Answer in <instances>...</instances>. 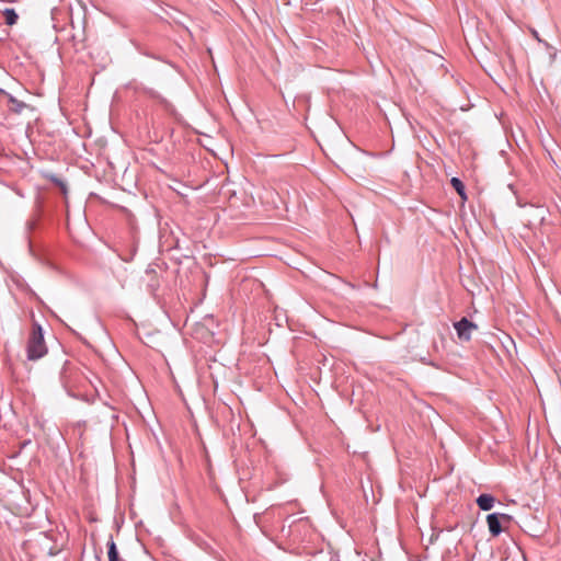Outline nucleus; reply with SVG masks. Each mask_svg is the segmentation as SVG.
Returning <instances> with one entry per match:
<instances>
[{"label": "nucleus", "instance_id": "1", "mask_svg": "<svg viewBox=\"0 0 561 561\" xmlns=\"http://www.w3.org/2000/svg\"><path fill=\"white\" fill-rule=\"evenodd\" d=\"M47 354L43 328L34 322L26 342V357L28 360H37Z\"/></svg>", "mask_w": 561, "mask_h": 561}, {"label": "nucleus", "instance_id": "11", "mask_svg": "<svg viewBox=\"0 0 561 561\" xmlns=\"http://www.w3.org/2000/svg\"><path fill=\"white\" fill-rule=\"evenodd\" d=\"M265 194H266V197H271L272 203L274 204V206H275V207H277V204H276V203H275V201H274V196H276L277 198H279L278 194H277V193H275V192H274V191H272V190H266Z\"/></svg>", "mask_w": 561, "mask_h": 561}, {"label": "nucleus", "instance_id": "14", "mask_svg": "<svg viewBox=\"0 0 561 561\" xmlns=\"http://www.w3.org/2000/svg\"><path fill=\"white\" fill-rule=\"evenodd\" d=\"M533 36L538 37V34L536 31H533Z\"/></svg>", "mask_w": 561, "mask_h": 561}, {"label": "nucleus", "instance_id": "8", "mask_svg": "<svg viewBox=\"0 0 561 561\" xmlns=\"http://www.w3.org/2000/svg\"><path fill=\"white\" fill-rule=\"evenodd\" d=\"M2 14L8 25H14L18 22L19 15L12 8H5L2 11Z\"/></svg>", "mask_w": 561, "mask_h": 561}, {"label": "nucleus", "instance_id": "13", "mask_svg": "<svg viewBox=\"0 0 561 561\" xmlns=\"http://www.w3.org/2000/svg\"><path fill=\"white\" fill-rule=\"evenodd\" d=\"M150 287L152 288V290H156V288L158 287V284H150Z\"/></svg>", "mask_w": 561, "mask_h": 561}, {"label": "nucleus", "instance_id": "6", "mask_svg": "<svg viewBox=\"0 0 561 561\" xmlns=\"http://www.w3.org/2000/svg\"><path fill=\"white\" fill-rule=\"evenodd\" d=\"M451 186L455 188V191L458 193L462 202H466L468 199L466 187L463 182L459 178H451L450 180Z\"/></svg>", "mask_w": 561, "mask_h": 561}, {"label": "nucleus", "instance_id": "4", "mask_svg": "<svg viewBox=\"0 0 561 561\" xmlns=\"http://www.w3.org/2000/svg\"><path fill=\"white\" fill-rule=\"evenodd\" d=\"M486 524L489 527V531L493 537L500 536V534L503 531L499 513L489 514L486 516Z\"/></svg>", "mask_w": 561, "mask_h": 561}, {"label": "nucleus", "instance_id": "3", "mask_svg": "<svg viewBox=\"0 0 561 561\" xmlns=\"http://www.w3.org/2000/svg\"><path fill=\"white\" fill-rule=\"evenodd\" d=\"M0 94L2 95V102H5V106L11 113L22 114L24 110H33L28 104L15 99L2 89H0Z\"/></svg>", "mask_w": 561, "mask_h": 561}, {"label": "nucleus", "instance_id": "7", "mask_svg": "<svg viewBox=\"0 0 561 561\" xmlns=\"http://www.w3.org/2000/svg\"><path fill=\"white\" fill-rule=\"evenodd\" d=\"M107 557H108V561H123L118 556L116 543L112 536L110 537V540L107 541Z\"/></svg>", "mask_w": 561, "mask_h": 561}, {"label": "nucleus", "instance_id": "12", "mask_svg": "<svg viewBox=\"0 0 561 561\" xmlns=\"http://www.w3.org/2000/svg\"><path fill=\"white\" fill-rule=\"evenodd\" d=\"M146 273H147V275H152V276L156 275V272L153 270H150V268L146 270Z\"/></svg>", "mask_w": 561, "mask_h": 561}, {"label": "nucleus", "instance_id": "10", "mask_svg": "<svg viewBox=\"0 0 561 561\" xmlns=\"http://www.w3.org/2000/svg\"><path fill=\"white\" fill-rule=\"evenodd\" d=\"M499 516H500L501 524H508L512 520L511 515H507L504 513H499Z\"/></svg>", "mask_w": 561, "mask_h": 561}, {"label": "nucleus", "instance_id": "2", "mask_svg": "<svg viewBox=\"0 0 561 561\" xmlns=\"http://www.w3.org/2000/svg\"><path fill=\"white\" fill-rule=\"evenodd\" d=\"M454 328L457 332L458 339L462 342H469L471 340L472 332L478 330V325L466 317L455 322Z\"/></svg>", "mask_w": 561, "mask_h": 561}, {"label": "nucleus", "instance_id": "5", "mask_svg": "<svg viewBox=\"0 0 561 561\" xmlns=\"http://www.w3.org/2000/svg\"><path fill=\"white\" fill-rule=\"evenodd\" d=\"M495 503V497L491 494L483 493L480 494L477 499V504L482 511H490Z\"/></svg>", "mask_w": 561, "mask_h": 561}, {"label": "nucleus", "instance_id": "9", "mask_svg": "<svg viewBox=\"0 0 561 561\" xmlns=\"http://www.w3.org/2000/svg\"><path fill=\"white\" fill-rule=\"evenodd\" d=\"M50 180L53 183H55L58 187H60L61 192L66 195L67 194V185L64 181L58 179L57 176L53 175L50 176Z\"/></svg>", "mask_w": 561, "mask_h": 561}]
</instances>
